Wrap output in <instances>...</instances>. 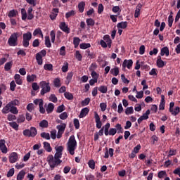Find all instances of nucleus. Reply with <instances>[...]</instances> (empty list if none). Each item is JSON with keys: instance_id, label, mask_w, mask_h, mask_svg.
I'll use <instances>...</instances> for the list:
<instances>
[{"instance_id": "63", "label": "nucleus", "mask_w": 180, "mask_h": 180, "mask_svg": "<svg viewBox=\"0 0 180 180\" xmlns=\"http://www.w3.org/2000/svg\"><path fill=\"white\" fill-rule=\"evenodd\" d=\"M25 115H20L17 120V122L18 123H23V122H25Z\"/></svg>"}, {"instance_id": "14", "label": "nucleus", "mask_w": 180, "mask_h": 180, "mask_svg": "<svg viewBox=\"0 0 180 180\" xmlns=\"http://www.w3.org/2000/svg\"><path fill=\"white\" fill-rule=\"evenodd\" d=\"M88 113H89V108L86 107V108L82 109L80 111V114L79 115V119H82V118L85 117V116H86V115H88Z\"/></svg>"}, {"instance_id": "27", "label": "nucleus", "mask_w": 180, "mask_h": 180, "mask_svg": "<svg viewBox=\"0 0 180 180\" xmlns=\"http://www.w3.org/2000/svg\"><path fill=\"white\" fill-rule=\"evenodd\" d=\"M117 29H126V27H127V22L124 21V22H119L117 25Z\"/></svg>"}, {"instance_id": "3", "label": "nucleus", "mask_w": 180, "mask_h": 180, "mask_svg": "<svg viewBox=\"0 0 180 180\" xmlns=\"http://www.w3.org/2000/svg\"><path fill=\"white\" fill-rule=\"evenodd\" d=\"M46 161L51 168V171H54V168L58 167L63 162V160L56 159L53 155H49L46 158Z\"/></svg>"}, {"instance_id": "16", "label": "nucleus", "mask_w": 180, "mask_h": 180, "mask_svg": "<svg viewBox=\"0 0 180 180\" xmlns=\"http://www.w3.org/2000/svg\"><path fill=\"white\" fill-rule=\"evenodd\" d=\"M141 8H143V5H141V4H139L136 6L134 13V18H139V16H140V11H141Z\"/></svg>"}, {"instance_id": "51", "label": "nucleus", "mask_w": 180, "mask_h": 180, "mask_svg": "<svg viewBox=\"0 0 180 180\" xmlns=\"http://www.w3.org/2000/svg\"><path fill=\"white\" fill-rule=\"evenodd\" d=\"M89 102H91V98H85L84 101H82V106H88V105H89Z\"/></svg>"}, {"instance_id": "6", "label": "nucleus", "mask_w": 180, "mask_h": 180, "mask_svg": "<svg viewBox=\"0 0 180 180\" xmlns=\"http://www.w3.org/2000/svg\"><path fill=\"white\" fill-rule=\"evenodd\" d=\"M18 37H19L18 33H13L8 40V44L9 46H11V47L18 46Z\"/></svg>"}, {"instance_id": "29", "label": "nucleus", "mask_w": 180, "mask_h": 180, "mask_svg": "<svg viewBox=\"0 0 180 180\" xmlns=\"http://www.w3.org/2000/svg\"><path fill=\"white\" fill-rule=\"evenodd\" d=\"M39 127H42L43 129H47L49 127V122L46 120H44L40 122Z\"/></svg>"}, {"instance_id": "52", "label": "nucleus", "mask_w": 180, "mask_h": 180, "mask_svg": "<svg viewBox=\"0 0 180 180\" xmlns=\"http://www.w3.org/2000/svg\"><path fill=\"white\" fill-rule=\"evenodd\" d=\"M50 36H51V40L52 43H54V41H56V31L54 30L51 31Z\"/></svg>"}, {"instance_id": "34", "label": "nucleus", "mask_w": 180, "mask_h": 180, "mask_svg": "<svg viewBox=\"0 0 180 180\" xmlns=\"http://www.w3.org/2000/svg\"><path fill=\"white\" fill-rule=\"evenodd\" d=\"M79 47L82 50H86V49H89L91 47V44L82 43L80 44Z\"/></svg>"}, {"instance_id": "12", "label": "nucleus", "mask_w": 180, "mask_h": 180, "mask_svg": "<svg viewBox=\"0 0 180 180\" xmlns=\"http://www.w3.org/2000/svg\"><path fill=\"white\" fill-rule=\"evenodd\" d=\"M60 29L62 30L65 33H67V34H69L71 30L70 27H68V25L65 24V22H60Z\"/></svg>"}, {"instance_id": "13", "label": "nucleus", "mask_w": 180, "mask_h": 180, "mask_svg": "<svg viewBox=\"0 0 180 180\" xmlns=\"http://www.w3.org/2000/svg\"><path fill=\"white\" fill-rule=\"evenodd\" d=\"M0 150L3 154H6V153H8V148L6 147V145H5L4 139L0 140Z\"/></svg>"}, {"instance_id": "21", "label": "nucleus", "mask_w": 180, "mask_h": 180, "mask_svg": "<svg viewBox=\"0 0 180 180\" xmlns=\"http://www.w3.org/2000/svg\"><path fill=\"white\" fill-rule=\"evenodd\" d=\"M22 39L30 41V40H32V32H27V33L23 34Z\"/></svg>"}, {"instance_id": "55", "label": "nucleus", "mask_w": 180, "mask_h": 180, "mask_svg": "<svg viewBox=\"0 0 180 180\" xmlns=\"http://www.w3.org/2000/svg\"><path fill=\"white\" fill-rule=\"evenodd\" d=\"M41 137H42V139H45L46 140H50V134L42 132L41 134Z\"/></svg>"}, {"instance_id": "2", "label": "nucleus", "mask_w": 180, "mask_h": 180, "mask_svg": "<svg viewBox=\"0 0 180 180\" xmlns=\"http://www.w3.org/2000/svg\"><path fill=\"white\" fill-rule=\"evenodd\" d=\"M67 150L70 155H74V154H75V150H77V140H75V136L74 135L70 136L68 139L67 143Z\"/></svg>"}, {"instance_id": "39", "label": "nucleus", "mask_w": 180, "mask_h": 180, "mask_svg": "<svg viewBox=\"0 0 180 180\" xmlns=\"http://www.w3.org/2000/svg\"><path fill=\"white\" fill-rule=\"evenodd\" d=\"M43 105H44V102L43 101H41V102L39 104V112H40V113L44 114V113H46V110L43 107Z\"/></svg>"}, {"instance_id": "22", "label": "nucleus", "mask_w": 180, "mask_h": 180, "mask_svg": "<svg viewBox=\"0 0 180 180\" xmlns=\"http://www.w3.org/2000/svg\"><path fill=\"white\" fill-rule=\"evenodd\" d=\"M25 175H26V172L25 170H21L17 175V180L25 179Z\"/></svg>"}, {"instance_id": "10", "label": "nucleus", "mask_w": 180, "mask_h": 180, "mask_svg": "<svg viewBox=\"0 0 180 180\" xmlns=\"http://www.w3.org/2000/svg\"><path fill=\"white\" fill-rule=\"evenodd\" d=\"M59 11H60V9H58L57 8L52 9L51 13L49 15L51 20H56V18H57V16H58Z\"/></svg>"}, {"instance_id": "64", "label": "nucleus", "mask_w": 180, "mask_h": 180, "mask_svg": "<svg viewBox=\"0 0 180 180\" xmlns=\"http://www.w3.org/2000/svg\"><path fill=\"white\" fill-rule=\"evenodd\" d=\"M40 33H41V29L38 27L34 30L33 36H37V34H40Z\"/></svg>"}, {"instance_id": "31", "label": "nucleus", "mask_w": 180, "mask_h": 180, "mask_svg": "<svg viewBox=\"0 0 180 180\" xmlns=\"http://www.w3.org/2000/svg\"><path fill=\"white\" fill-rule=\"evenodd\" d=\"M80 41H81V39H79V37H75L73 38V44L75 46V49H77L78 46H79Z\"/></svg>"}, {"instance_id": "45", "label": "nucleus", "mask_w": 180, "mask_h": 180, "mask_svg": "<svg viewBox=\"0 0 180 180\" xmlns=\"http://www.w3.org/2000/svg\"><path fill=\"white\" fill-rule=\"evenodd\" d=\"M112 11L114 13H118V15H120V12H122V9H120L119 6L112 7Z\"/></svg>"}, {"instance_id": "56", "label": "nucleus", "mask_w": 180, "mask_h": 180, "mask_svg": "<svg viewBox=\"0 0 180 180\" xmlns=\"http://www.w3.org/2000/svg\"><path fill=\"white\" fill-rule=\"evenodd\" d=\"M7 120H8V122L16 120V116L12 114H8L7 116Z\"/></svg>"}, {"instance_id": "30", "label": "nucleus", "mask_w": 180, "mask_h": 180, "mask_svg": "<svg viewBox=\"0 0 180 180\" xmlns=\"http://www.w3.org/2000/svg\"><path fill=\"white\" fill-rule=\"evenodd\" d=\"M53 85L56 88H60L61 86V80H60V78H55L53 79Z\"/></svg>"}, {"instance_id": "47", "label": "nucleus", "mask_w": 180, "mask_h": 180, "mask_svg": "<svg viewBox=\"0 0 180 180\" xmlns=\"http://www.w3.org/2000/svg\"><path fill=\"white\" fill-rule=\"evenodd\" d=\"M75 58L78 61H82V55L79 52V51H76V53L75 54Z\"/></svg>"}, {"instance_id": "26", "label": "nucleus", "mask_w": 180, "mask_h": 180, "mask_svg": "<svg viewBox=\"0 0 180 180\" xmlns=\"http://www.w3.org/2000/svg\"><path fill=\"white\" fill-rule=\"evenodd\" d=\"M8 16L9 18H16L18 16V11L13 9L8 12Z\"/></svg>"}, {"instance_id": "8", "label": "nucleus", "mask_w": 180, "mask_h": 180, "mask_svg": "<svg viewBox=\"0 0 180 180\" xmlns=\"http://www.w3.org/2000/svg\"><path fill=\"white\" fill-rule=\"evenodd\" d=\"M156 65L158 68H164L167 65V62L162 60L161 56H158L156 60Z\"/></svg>"}, {"instance_id": "25", "label": "nucleus", "mask_w": 180, "mask_h": 180, "mask_svg": "<svg viewBox=\"0 0 180 180\" xmlns=\"http://www.w3.org/2000/svg\"><path fill=\"white\" fill-rule=\"evenodd\" d=\"M78 9L80 13H82L85 9V1H81L78 4Z\"/></svg>"}, {"instance_id": "41", "label": "nucleus", "mask_w": 180, "mask_h": 180, "mask_svg": "<svg viewBox=\"0 0 180 180\" xmlns=\"http://www.w3.org/2000/svg\"><path fill=\"white\" fill-rule=\"evenodd\" d=\"M49 101L53 102V103H57V102H58V99L57 98V96H56V94H51Z\"/></svg>"}, {"instance_id": "59", "label": "nucleus", "mask_w": 180, "mask_h": 180, "mask_svg": "<svg viewBox=\"0 0 180 180\" xmlns=\"http://www.w3.org/2000/svg\"><path fill=\"white\" fill-rule=\"evenodd\" d=\"M88 165L91 169H94L95 168V161L94 160H89Z\"/></svg>"}, {"instance_id": "33", "label": "nucleus", "mask_w": 180, "mask_h": 180, "mask_svg": "<svg viewBox=\"0 0 180 180\" xmlns=\"http://www.w3.org/2000/svg\"><path fill=\"white\" fill-rule=\"evenodd\" d=\"M64 96L66 99H68V101H72V99H74V95L70 92H65Z\"/></svg>"}, {"instance_id": "57", "label": "nucleus", "mask_w": 180, "mask_h": 180, "mask_svg": "<svg viewBox=\"0 0 180 180\" xmlns=\"http://www.w3.org/2000/svg\"><path fill=\"white\" fill-rule=\"evenodd\" d=\"M72 77H74V72H70L68 73V75L66 77L67 81H68V82H71V80L72 79Z\"/></svg>"}, {"instance_id": "37", "label": "nucleus", "mask_w": 180, "mask_h": 180, "mask_svg": "<svg viewBox=\"0 0 180 180\" xmlns=\"http://www.w3.org/2000/svg\"><path fill=\"white\" fill-rule=\"evenodd\" d=\"M8 124L11 126V127H12V129H14V130H19V124H18V123L15 122H9Z\"/></svg>"}, {"instance_id": "58", "label": "nucleus", "mask_w": 180, "mask_h": 180, "mask_svg": "<svg viewBox=\"0 0 180 180\" xmlns=\"http://www.w3.org/2000/svg\"><path fill=\"white\" fill-rule=\"evenodd\" d=\"M73 123H74V126L75 127V129H77V130H78V129H79V120L77 118H75L73 120Z\"/></svg>"}, {"instance_id": "42", "label": "nucleus", "mask_w": 180, "mask_h": 180, "mask_svg": "<svg viewBox=\"0 0 180 180\" xmlns=\"http://www.w3.org/2000/svg\"><path fill=\"white\" fill-rule=\"evenodd\" d=\"M22 20H26L27 19V13H26V9H21Z\"/></svg>"}, {"instance_id": "11", "label": "nucleus", "mask_w": 180, "mask_h": 180, "mask_svg": "<svg viewBox=\"0 0 180 180\" xmlns=\"http://www.w3.org/2000/svg\"><path fill=\"white\" fill-rule=\"evenodd\" d=\"M128 68V70H130L131 67H133V60L131 59L127 60L125 59L124 60V62L122 63V68Z\"/></svg>"}, {"instance_id": "60", "label": "nucleus", "mask_w": 180, "mask_h": 180, "mask_svg": "<svg viewBox=\"0 0 180 180\" xmlns=\"http://www.w3.org/2000/svg\"><path fill=\"white\" fill-rule=\"evenodd\" d=\"M117 133V129L115 128H110L109 130V136H115Z\"/></svg>"}, {"instance_id": "48", "label": "nucleus", "mask_w": 180, "mask_h": 180, "mask_svg": "<svg viewBox=\"0 0 180 180\" xmlns=\"http://www.w3.org/2000/svg\"><path fill=\"white\" fill-rule=\"evenodd\" d=\"M180 112V108L179 107H176L174 109H172V111H170V113H172V115H173V116H176V115H178V113H179Z\"/></svg>"}, {"instance_id": "36", "label": "nucleus", "mask_w": 180, "mask_h": 180, "mask_svg": "<svg viewBox=\"0 0 180 180\" xmlns=\"http://www.w3.org/2000/svg\"><path fill=\"white\" fill-rule=\"evenodd\" d=\"M110 72L115 77H117L119 75V68H114L111 69Z\"/></svg>"}, {"instance_id": "7", "label": "nucleus", "mask_w": 180, "mask_h": 180, "mask_svg": "<svg viewBox=\"0 0 180 180\" xmlns=\"http://www.w3.org/2000/svg\"><path fill=\"white\" fill-rule=\"evenodd\" d=\"M8 160L11 164H15L18 160V153L16 152L11 153L8 157Z\"/></svg>"}, {"instance_id": "18", "label": "nucleus", "mask_w": 180, "mask_h": 180, "mask_svg": "<svg viewBox=\"0 0 180 180\" xmlns=\"http://www.w3.org/2000/svg\"><path fill=\"white\" fill-rule=\"evenodd\" d=\"M65 127H67V124H65V123H61L60 125L56 126L58 131L60 133H64V131H65Z\"/></svg>"}, {"instance_id": "54", "label": "nucleus", "mask_w": 180, "mask_h": 180, "mask_svg": "<svg viewBox=\"0 0 180 180\" xmlns=\"http://www.w3.org/2000/svg\"><path fill=\"white\" fill-rule=\"evenodd\" d=\"M14 174H15V169L14 168H11L7 172V177L8 178H11V176H13Z\"/></svg>"}, {"instance_id": "5", "label": "nucleus", "mask_w": 180, "mask_h": 180, "mask_svg": "<svg viewBox=\"0 0 180 180\" xmlns=\"http://www.w3.org/2000/svg\"><path fill=\"white\" fill-rule=\"evenodd\" d=\"M23 136L25 137H36L37 136V129L34 127H31L30 129H25L22 131Z\"/></svg>"}, {"instance_id": "19", "label": "nucleus", "mask_w": 180, "mask_h": 180, "mask_svg": "<svg viewBox=\"0 0 180 180\" xmlns=\"http://www.w3.org/2000/svg\"><path fill=\"white\" fill-rule=\"evenodd\" d=\"M86 23L89 28L94 27V26H95V20L92 18H87L86 20Z\"/></svg>"}, {"instance_id": "9", "label": "nucleus", "mask_w": 180, "mask_h": 180, "mask_svg": "<svg viewBox=\"0 0 180 180\" xmlns=\"http://www.w3.org/2000/svg\"><path fill=\"white\" fill-rule=\"evenodd\" d=\"M94 119L96 121V126L97 129H101L102 128V122L101 121V117H99V115L98 112H94Z\"/></svg>"}, {"instance_id": "15", "label": "nucleus", "mask_w": 180, "mask_h": 180, "mask_svg": "<svg viewBox=\"0 0 180 180\" xmlns=\"http://www.w3.org/2000/svg\"><path fill=\"white\" fill-rule=\"evenodd\" d=\"M160 56H162V57H163V56H166V57H168V56H169V49H168V47L165 46L161 49Z\"/></svg>"}, {"instance_id": "1", "label": "nucleus", "mask_w": 180, "mask_h": 180, "mask_svg": "<svg viewBox=\"0 0 180 180\" xmlns=\"http://www.w3.org/2000/svg\"><path fill=\"white\" fill-rule=\"evenodd\" d=\"M20 105V101L18 99H14L10 101L4 106L1 110L3 115H8V113H12L13 115H18L19 110L16 106Z\"/></svg>"}, {"instance_id": "35", "label": "nucleus", "mask_w": 180, "mask_h": 180, "mask_svg": "<svg viewBox=\"0 0 180 180\" xmlns=\"http://www.w3.org/2000/svg\"><path fill=\"white\" fill-rule=\"evenodd\" d=\"M45 46L46 47H48V49H50V47H51V42L50 41V37L49 36L45 37Z\"/></svg>"}, {"instance_id": "50", "label": "nucleus", "mask_w": 180, "mask_h": 180, "mask_svg": "<svg viewBox=\"0 0 180 180\" xmlns=\"http://www.w3.org/2000/svg\"><path fill=\"white\" fill-rule=\"evenodd\" d=\"M134 112L133 107H128L125 110V115H131Z\"/></svg>"}, {"instance_id": "23", "label": "nucleus", "mask_w": 180, "mask_h": 180, "mask_svg": "<svg viewBox=\"0 0 180 180\" xmlns=\"http://www.w3.org/2000/svg\"><path fill=\"white\" fill-rule=\"evenodd\" d=\"M44 148L48 153H51V151L53 150V148H51V146H50V143L49 142H44Z\"/></svg>"}, {"instance_id": "4", "label": "nucleus", "mask_w": 180, "mask_h": 180, "mask_svg": "<svg viewBox=\"0 0 180 180\" xmlns=\"http://www.w3.org/2000/svg\"><path fill=\"white\" fill-rule=\"evenodd\" d=\"M41 90V95L44 96L45 94H49L51 91V87L50 86V82H46V81H42L39 83Z\"/></svg>"}, {"instance_id": "38", "label": "nucleus", "mask_w": 180, "mask_h": 180, "mask_svg": "<svg viewBox=\"0 0 180 180\" xmlns=\"http://www.w3.org/2000/svg\"><path fill=\"white\" fill-rule=\"evenodd\" d=\"M44 69L46 71H53V64L51 63H46L44 65Z\"/></svg>"}, {"instance_id": "43", "label": "nucleus", "mask_w": 180, "mask_h": 180, "mask_svg": "<svg viewBox=\"0 0 180 180\" xmlns=\"http://www.w3.org/2000/svg\"><path fill=\"white\" fill-rule=\"evenodd\" d=\"M98 91L101 93V94H107L108 93V86H101L98 88Z\"/></svg>"}, {"instance_id": "61", "label": "nucleus", "mask_w": 180, "mask_h": 180, "mask_svg": "<svg viewBox=\"0 0 180 180\" xmlns=\"http://www.w3.org/2000/svg\"><path fill=\"white\" fill-rule=\"evenodd\" d=\"M15 88H16V83H15V81H12L10 83V90L12 91V92H13V91H15Z\"/></svg>"}, {"instance_id": "49", "label": "nucleus", "mask_w": 180, "mask_h": 180, "mask_svg": "<svg viewBox=\"0 0 180 180\" xmlns=\"http://www.w3.org/2000/svg\"><path fill=\"white\" fill-rule=\"evenodd\" d=\"M62 72H67L68 71V62H65L62 66Z\"/></svg>"}, {"instance_id": "32", "label": "nucleus", "mask_w": 180, "mask_h": 180, "mask_svg": "<svg viewBox=\"0 0 180 180\" xmlns=\"http://www.w3.org/2000/svg\"><path fill=\"white\" fill-rule=\"evenodd\" d=\"M12 65H13V62L10 61L6 63L4 65L5 71H10V70L12 68Z\"/></svg>"}, {"instance_id": "24", "label": "nucleus", "mask_w": 180, "mask_h": 180, "mask_svg": "<svg viewBox=\"0 0 180 180\" xmlns=\"http://www.w3.org/2000/svg\"><path fill=\"white\" fill-rule=\"evenodd\" d=\"M36 60L38 65H43V56H40L39 53L36 54Z\"/></svg>"}, {"instance_id": "53", "label": "nucleus", "mask_w": 180, "mask_h": 180, "mask_svg": "<svg viewBox=\"0 0 180 180\" xmlns=\"http://www.w3.org/2000/svg\"><path fill=\"white\" fill-rule=\"evenodd\" d=\"M55 150H56V153H58L59 154H63V151L64 150V146H60L56 147Z\"/></svg>"}, {"instance_id": "20", "label": "nucleus", "mask_w": 180, "mask_h": 180, "mask_svg": "<svg viewBox=\"0 0 180 180\" xmlns=\"http://www.w3.org/2000/svg\"><path fill=\"white\" fill-rule=\"evenodd\" d=\"M14 79H15L17 85H22V79H20V75L15 74L14 75Z\"/></svg>"}, {"instance_id": "46", "label": "nucleus", "mask_w": 180, "mask_h": 180, "mask_svg": "<svg viewBox=\"0 0 180 180\" xmlns=\"http://www.w3.org/2000/svg\"><path fill=\"white\" fill-rule=\"evenodd\" d=\"M35 78H36V75H27V82H33Z\"/></svg>"}, {"instance_id": "17", "label": "nucleus", "mask_w": 180, "mask_h": 180, "mask_svg": "<svg viewBox=\"0 0 180 180\" xmlns=\"http://www.w3.org/2000/svg\"><path fill=\"white\" fill-rule=\"evenodd\" d=\"M103 40L107 43L108 47L110 49L112 47V39H110V36L106 34L103 37Z\"/></svg>"}, {"instance_id": "62", "label": "nucleus", "mask_w": 180, "mask_h": 180, "mask_svg": "<svg viewBox=\"0 0 180 180\" xmlns=\"http://www.w3.org/2000/svg\"><path fill=\"white\" fill-rule=\"evenodd\" d=\"M59 117L60 119H61V120H65V119L68 117V115L67 114L66 112H64L59 115Z\"/></svg>"}, {"instance_id": "44", "label": "nucleus", "mask_w": 180, "mask_h": 180, "mask_svg": "<svg viewBox=\"0 0 180 180\" xmlns=\"http://www.w3.org/2000/svg\"><path fill=\"white\" fill-rule=\"evenodd\" d=\"M75 11L72 10L68 13H65V18L66 19H69V18H71V16H75Z\"/></svg>"}, {"instance_id": "28", "label": "nucleus", "mask_w": 180, "mask_h": 180, "mask_svg": "<svg viewBox=\"0 0 180 180\" xmlns=\"http://www.w3.org/2000/svg\"><path fill=\"white\" fill-rule=\"evenodd\" d=\"M53 110H54V104H53L52 103H49L46 108L47 113H52Z\"/></svg>"}, {"instance_id": "40", "label": "nucleus", "mask_w": 180, "mask_h": 180, "mask_svg": "<svg viewBox=\"0 0 180 180\" xmlns=\"http://www.w3.org/2000/svg\"><path fill=\"white\" fill-rule=\"evenodd\" d=\"M167 22L169 27H172V23H174V17L172 14L169 15Z\"/></svg>"}]
</instances>
